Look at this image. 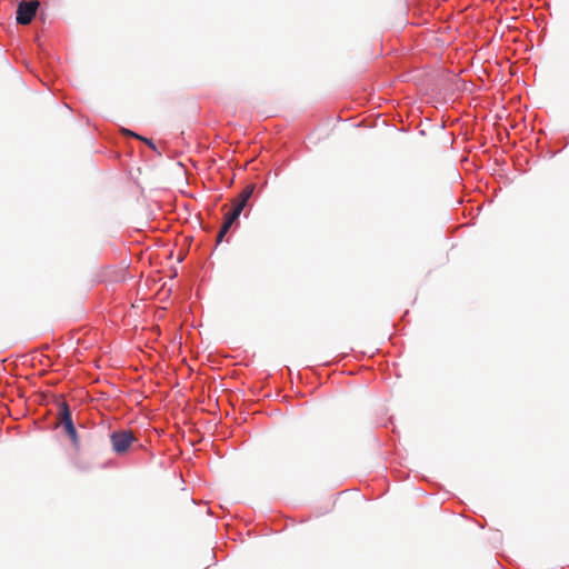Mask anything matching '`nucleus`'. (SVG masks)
<instances>
[{"instance_id": "obj_4", "label": "nucleus", "mask_w": 569, "mask_h": 569, "mask_svg": "<svg viewBox=\"0 0 569 569\" xmlns=\"http://www.w3.org/2000/svg\"><path fill=\"white\" fill-rule=\"evenodd\" d=\"M239 216L236 212H232L231 210L227 211L224 213V221L222 223V227L217 236V242H221L223 237L227 234L231 226L237 221Z\"/></svg>"}, {"instance_id": "obj_6", "label": "nucleus", "mask_w": 569, "mask_h": 569, "mask_svg": "<svg viewBox=\"0 0 569 569\" xmlns=\"http://www.w3.org/2000/svg\"><path fill=\"white\" fill-rule=\"evenodd\" d=\"M246 206L247 204L244 202H241V201H238L237 199H233V201H232V209H230V210L232 212H236L238 216H240Z\"/></svg>"}, {"instance_id": "obj_2", "label": "nucleus", "mask_w": 569, "mask_h": 569, "mask_svg": "<svg viewBox=\"0 0 569 569\" xmlns=\"http://www.w3.org/2000/svg\"><path fill=\"white\" fill-rule=\"evenodd\" d=\"M60 425L63 427L66 433L69 436L72 446L76 450L80 449V440L77 433V429L71 419V412L69 406L63 402L59 411Z\"/></svg>"}, {"instance_id": "obj_7", "label": "nucleus", "mask_w": 569, "mask_h": 569, "mask_svg": "<svg viewBox=\"0 0 569 569\" xmlns=\"http://www.w3.org/2000/svg\"><path fill=\"white\" fill-rule=\"evenodd\" d=\"M124 133H126V134H128V136H132V137H134V138H137V139L143 140V141H144L146 143H148L152 149H154V144H153L150 140H148V139H146V138H142V137H140L139 134L133 133V132H132V131H130V130H124Z\"/></svg>"}, {"instance_id": "obj_3", "label": "nucleus", "mask_w": 569, "mask_h": 569, "mask_svg": "<svg viewBox=\"0 0 569 569\" xmlns=\"http://www.w3.org/2000/svg\"><path fill=\"white\" fill-rule=\"evenodd\" d=\"M39 7L38 1H22L17 9V22L20 24H28L32 21Z\"/></svg>"}, {"instance_id": "obj_1", "label": "nucleus", "mask_w": 569, "mask_h": 569, "mask_svg": "<svg viewBox=\"0 0 569 569\" xmlns=\"http://www.w3.org/2000/svg\"><path fill=\"white\" fill-rule=\"evenodd\" d=\"M136 441V437L133 436L131 430H117L110 435V442L112 446V450L117 455H123L128 452L130 446Z\"/></svg>"}, {"instance_id": "obj_5", "label": "nucleus", "mask_w": 569, "mask_h": 569, "mask_svg": "<svg viewBox=\"0 0 569 569\" xmlns=\"http://www.w3.org/2000/svg\"><path fill=\"white\" fill-rule=\"evenodd\" d=\"M254 184H248L234 199L247 204L248 200L250 199L254 191Z\"/></svg>"}]
</instances>
